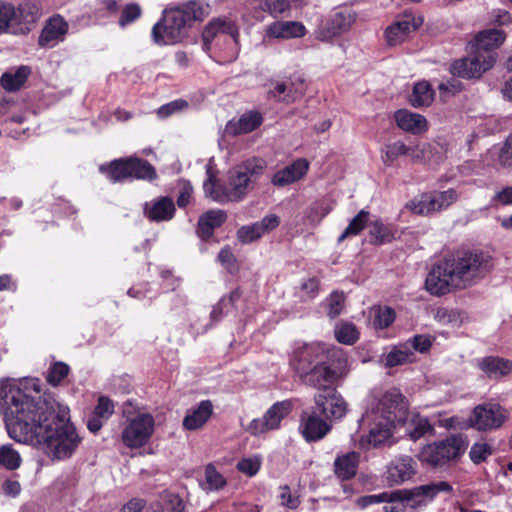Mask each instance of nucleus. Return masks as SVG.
<instances>
[{"label": "nucleus", "instance_id": "f03ea898", "mask_svg": "<svg viewBox=\"0 0 512 512\" xmlns=\"http://www.w3.org/2000/svg\"><path fill=\"white\" fill-rule=\"evenodd\" d=\"M370 410L362 417V421L370 426L369 434L361 439V445L379 448L393 444V429L406 421L408 403L396 389L385 392L381 398L370 401Z\"/></svg>", "mask_w": 512, "mask_h": 512}, {"label": "nucleus", "instance_id": "8fccbe9b", "mask_svg": "<svg viewBox=\"0 0 512 512\" xmlns=\"http://www.w3.org/2000/svg\"><path fill=\"white\" fill-rule=\"evenodd\" d=\"M69 373V366L63 362L54 363L47 372L46 380L57 386Z\"/></svg>", "mask_w": 512, "mask_h": 512}, {"label": "nucleus", "instance_id": "49530a36", "mask_svg": "<svg viewBox=\"0 0 512 512\" xmlns=\"http://www.w3.org/2000/svg\"><path fill=\"white\" fill-rule=\"evenodd\" d=\"M395 311L388 307H378L375 310L373 324L378 329H385L389 327L395 320Z\"/></svg>", "mask_w": 512, "mask_h": 512}, {"label": "nucleus", "instance_id": "58836bf2", "mask_svg": "<svg viewBox=\"0 0 512 512\" xmlns=\"http://www.w3.org/2000/svg\"><path fill=\"white\" fill-rule=\"evenodd\" d=\"M225 477L216 469V467L209 463L205 467V480L201 483L205 491L213 492L219 491L226 486Z\"/></svg>", "mask_w": 512, "mask_h": 512}, {"label": "nucleus", "instance_id": "39448f33", "mask_svg": "<svg viewBox=\"0 0 512 512\" xmlns=\"http://www.w3.org/2000/svg\"><path fill=\"white\" fill-rule=\"evenodd\" d=\"M468 447L467 437L463 434H452L446 438L423 446L418 459L428 466L439 468L458 461Z\"/></svg>", "mask_w": 512, "mask_h": 512}, {"label": "nucleus", "instance_id": "4c0bfd02", "mask_svg": "<svg viewBox=\"0 0 512 512\" xmlns=\"http://www.w3.org/2000/svg\"><path fill=\"white\" fill-rule=\"evenodd\" d=\"M434 98V92L426 81L414 85L410 102L414 107L429 106Z\"/></svg>", "mask_w": 512, "mask_h": 512}, {"label": "nucleus", "instance_id": "a211bd4d", "mask_svg": "<svg viewBox=\"0 0 512 512\" xmlns=\"http://www.w3.org/2000/svg\"><path fill=\"white\" fill-rule=\"evenodd\" d=\"M174 201L169 196H161L152 199L144 204L143 212L147 219L152 222L170 221L175 214Z\"/></svg>", "mask_w": 512, "mask_h": 512}, {"label": "nucleus", "instance_id": "0eeeda50", "mask_svg": "<svg viewBox=\"0 0 512 512\" xmlns=\"http://www.w3.org/2000/svg\"><path fill=\"white\" fill-rule=\"evenodd\" d=\"M451 485L446 481H439L411 489H400V497L404 500L409 512L426 507L440 492H450Z\"/></svg>", "mask_w": 512, "mask_h": 512}, {"label": "nucleus", "instance_id": "09e8293b", "mask_svg": "<svg viewBox=\"0 0 512 512\" xmlns=\"http://www.w3.org/2000/svg\"><path fill=\"white\" fill-rule=\"evenodd\" d=\"M261 8L271 16L277 17L290 10L291 4L289 0H262Z\"/></svg>", "mask_w": 512, "mask_h": 512}, {"label": "nucleus", "instance_id": "c9c22d12", "mask_svg": "<svg viewBox=\"0 0 512 512\" xmlns=\"http://www.w3.org/2000/svg\"><path fill=\"white\" fill-rule=\"evenodd\" d=\"M304 90V83L300 80L297 85L294 82H291L289 85L278 82L270 93L273 97L289 103L302 96Z\"/></svg>", "mask_w": 512, "mask_h": 512}, {"label": "nucleus", "instance_id": "f3484780", "mask_svg": "<svg viewBox=\"0 0 512 512\" xmlns=\"http://www.w3.org/2000/svg\"><path fill=\"white\" fill-rule=\"evenodd\" d=\"M317 411L304 412L301 415L299 431L307 442H316L323 439L331 430L326 419H322Z\"/></svg>", "mask_w": 512, "mask_h": 512}, {"label": "nucleus", "instance_id": "774afa93", "mask_svg": "<svg viewBox=\"0 0 512 512\" xmlns=\"http://www.w3.org/2000/svg\"><path fill=\"white\" fill-rule=\"evenodd\" d=\"M493 201H499L503 205L512 204V187H506L503 190L497 192L492 198Z\"/></svg>", "mask_w": 512, "mask_h": 512}, {"label": "nucleus", "instance_id": "473e14b6", "mask_svg": "<svg viewBox=\"0 0 512 512\" xmlns=\"http://www.w3.org/2000/svg\"><path fill=\"white\" fill-rule=\"evenodd\" d=\"M478 366L489 377L494 378L507 375L512 371V361L493 356L482 358Z\"/></svg>", "mask_w": 512, "mask_h": 512}, {"label": "nucleus", "instance_id": "f8f14e48", "mask_svg": "<svg viewBox=\"0 0 512 512\" xmlns=\"http://www.w3.org/2000/svg\"><path fill=\"white\" fill-rule=\"evenodd\" d=\"M329 359V350L322 344L312 343L299 347L292 359V366L303 378L317 364L323 363Z\"/></svg>", "mask_w": 512, "mask_h": 512}, {"label": "nucleus", "instance_id": "4468645a", "mask_svg": "<svg viewBox=\"0 0 512 512\" xmlns=\"http://www.w3.org/2000/svg\"><path fill=\"white\" fill-rule=\"evenodd\" d=\"M290 401L274 403L263 415L262 418L253 419L247 427V431L254 436L264 434L268 431L278 429L281 421L291 412Z\"/></svg>", "mask_w": 512, "mask_h": 512}, {"label": "nucleus", "instance_id": "37998d69", "mask_svg": "<svg viewBox=\"0 0 512 512\" xmlns=\"http://www.w3.org/2000/svg\"><path fill=\"white\" fill-rule=\"evenodd\" d=\"M369 220V212L361 210L348 224L345 230L338 238V242H342L344 239L350 236L359 234L366 226Z\"/></svg>", "mask_w": 512, "mask_h": 512}, {"label": "nucleus", "instance_id": "c85d7f7f", "mask_svg": "<svg viewBox=\"0 0 512 512\" xmlns=\"http://www.w3.org/2000/svg\"><path fill=\"white\" fill-rule=\"evenodd\" d=\"M506 34L500 29H487L475 37V48L482 53H494L493 50L503 44Z\"/></svg>", "mask_w": 512, "mask_h": 512}, {"label": "nucleus", "instance_id": "b1692460", "mask_svg": "<svg viewBox=\"0 0 512 512\" xmlns=\"http://www.w3.org/2000/svg\"><path fill=\"white\" fill-rule=\"evenodd\" d=\"M266 34L278 39L300 38L306 34V28L298 21H276L267 27Z\"/></svg>", "mask_w": 512, "mask_h": 512}, {"label": "nucleus", "instance_id": "bf43d9fd", "mask_svg": "<svg viewBox=\"0 0 512 512\" xmlns=\"http://www.w3.org/2000/svg\"><path fill=\"white\" fill-rule=\"evenodd\" d=\"M331 210L332 207L328 203L324 201L317 202L310 208L308 217L313 222L319 223L326 215L330 213Z\"/></svg>", "mask_w": 512, "mask_h": 512}, {"label": "nucleus", "instance_id": "de8ad7c7", "mask_svg": "<svg viewBox=\"0 0 512 512\" xmlns=\"http://www.w3.org/2000/svg\"><path fill=\"white\" fill-rule=\"evenodd\" d=\"M400 490L387 491V499L383 502L384 512H409L407 506L402 499V496L398 495Z\"/></svg>", "mask_w": 512, "mask_h": 512}, {"label": "nucleus", "instance_id": "cd10ccee", "mask_svg": "<svg viewBox=\"0 0 512 512\" xmlns=\"http://www.w3.org/2000/svg\"><path fill=\"white\" fill-rule=\"evenodd\" d=\"M263 122L262 115L257 111L244 113L238 120H231L227 124V131L233 135L246 134L258 128Z\"/></svg>", "mask_w": 512, "mask_h": 512}, {"label": "nucleus", "instance_id": "423d86ee", "mask_svg": "<svg viewBox=\"0 0 512 512\" xmlns=\"http://www.w3.org/2000/svg\"><path fill=\"white\" fill-rule=\"evenodd\" d=\"M39 17V8L31 1H24L18 7L0 1V34H25Z\"/></svg>", "mask_w": 512, "mask_h": 512}, {"label": "nucleus", "instance_id": "c03bdc74", "mask_svg": "<svg viewBox=\"0 0 512 512\" xmlns=\"http://www.w3.org/2000/svg\"><path fill=\"white\" fill-rule=\"evenodd\" d=\"M334 333L337 341L345 345H353L359 338L356 326L348 322L338 324Z\"/></svg>", "mask_w": 512, "mask_h": 512}, {"label": "nucleus", "instance_id": "864d4df0", "mask_svg": "<svg viewBox=\"0 0 512 512\" xmlns=\"http://www.w3.org/2000/svg\"><path fill=\"white\" fill-rule=\"evenodd\" d=\"M261 467V458L259 456H253L248 458H243L237 463V469L247 475L254 476L258 473Z\"/></svg>", "mask_w": 512, "mask_h": 512}, {"label": "nucleus", "instance_id": "0e129e2a", "mask_svg": "<svg viewBox=\"0 0 512 512\" xmlns=\"http://www.w3.org/2000/svg\"><path fill=\"white\" fill-rule=\"evenodd\" d=\"M387 492L380 494L366 495L357 499V504L361 508H366L373 504L383 503L387 499Z\"/></svg>", "mask_w": 512, "mask_h": 512}, {"label": "nucleus", "instance_id": "1a4fd4ad", "mask_svg": "<svg viewBox=\"0 0 512 512\" xmlns=\"http://www.w3.org/2000/svg\"><path fill=\"white\" fill-rule=\"evenodd\" d=\"M508 418L506 408L497 403H485L473 409L470 424L478 431H491L500 428Z\"/></svg>", "mask_w": 512, "mask_h": 512}, {"label": "nucleus", "instance_id": "9d476101", "mask_svg": "<svg viewBox=\"0 0 512 512\" xmlns=\"http://www.w3.org/2000/svg\"><path fill=\"white\" fill-rule=\"evenodd\" d=\"M154 418L148 413L138 414L129 420L122 431V441L129 448H140L151 438L154 432Z\"/></svg>", "mask_w": 512, "mask_h": 512}, {"label": "nucleus", "instance_id": "f257e3e1", "mask_svg": "<svg viewBox=\"0 0 512 512\" xmlns=\"http://www.w3.org/2000/svg\"><path fill=\"white\" fill-rule=\"evenodd\" d=\"M492 268L493 259L484 252H459L432 266L425 288L434 296L466 289L481 281Z\"/></svg>", "mask_w": 512, "mask_h": 512}, {"label": "nucleus", "instance_id": "6ab92c4d", "mask_svg": "<svg viewBox=\"0 0 512 512\" xmlns=\"http://www.w3.org/2000/svg\"><path fill=\"white\" fill-rule=\"evenodd\" d=\"M309 170V162L304 158L295 160L290 165L277 171L272 177V184L277 187L295 183L302 179Z\"/></svg>", "mask_w": 512, "mask_h": 512}, {"label": "nucleus", "instance_id": "e433bc0d", "mask_svg": "<svg viewBox=\"0 0 512 512\" xmlns=\"http://www.w3.org/2000/svg\"><path fill=\"white\" fill-rule=\"evenodd\" d=\"M130 179L154 180L157 177L155 168L144 159L129 158Z\"/></svg>", "mask_w": 512, "mask_h": 512}, {"label": "nucleus", "instance_id": "5fc2aeb1", "mask_svg": "<svg viewBox=\"0 0 512 512\" xmlns=\"http://www.w3.org/2000/svg\"><path fill=\"white\" fill-rule=\"evenodd\" d=\"M142 14L141 7L136 3L127 4L121 13V17L119 19V25L121 27H125L126 25L137 20Z\"/></svg>", "mask_w": 512, "mask_h": 512}, {"label": "nucleus", "instance_id": "f704fd0d", "mask_svg": "<svg viewBox=\"0 0 512 512\" xmlns=\"http://www.w3.org/2000/svg\"><path fill=\"white\" fill-rule=\"evenodd\" d=\"M30 74V68L20 66L15 71L5 72L0 79L2 87L9 92L16 91L25 83Z\"/></svg>", "mask_w": 512, "mask_h": 512}, {"label": "nucleus", "instance_id": "6e6d98bb", "mask_svg": "<svg viewBox=\"0 0 512 512\" xmlns=\"http://www.w3.org/2000/svg\"><path fill=\"white\" fill-rule=\"evenodd\" d=\"M188 107L187 101L183 99H177L174 101H171L165 105H162L158 111L157 114L161 118H166L176 112L183 111Z\"/></svg>", "mask_w": 512, "mask_h": 512}, {"label": "nucleus", "instance_id": "a878e982", "mask_svg": "<svg viewBox=\"0 0 512 512\" xmlns=\"http://www.w3.org/2000/svg\"><path fill=\"white\" fill-rule=\"evenodd\" d=\"M395 121L404 131L420 134L427 130V120L424 116L402 109L395 112Z\"/></svg>", "mask_w": 512, "mask_h": 512}, {"label": "nucleus", "instance_id": "2eb2a0df", "mask_svg": "<svg viewBox=\"0 0 512 512\" xmlns=\"http://www.w3.org/2000/svg\"><path fill=\"white\" fill-rule=\"evenodd\" d=\"M356 20V13L350 9L335 12L318 30L320 40L329 41L346 33Z\"/></svg>", "mask_w": 512, "mask_h": 512}, {"label": "nucleus", "instance_id": "412c9836", "mask_svg": "<svg viewBox=\"0 0 512 512\" xmlns=\"http://www.w3.org/2000/svg\"><path fill=\"white\" fill-rule=\"evenodd\" d=\"M213 409L210 400L200 401L197 406L187 410L182 423L183 427L189 431L201 429L211 418Z\"/></svg>", "mask_w": 512, "mask_h": 512}, {"label": "nucleus", "instance_id": "5701e85b", "mask_svg": "<svg viewBox=\"0 0 512 512\" xmlns=\"http://www.w3.org/2000/svg\"><path fill=\"white\" fill-rule=\"evenodd\" d=\"M422 20L416 21L410 16H406L404 19L399 20L387 27L385 36L387 43L390 46H395L402 43L408 36V34L416 30Z\"/></svg>", "mask_w": 512, "mask_h": 512}, {"label": "nucleus", "instance_id": "2f4dec72", "mask_svg": "<svg viewBox=\"0 0 512 512\" xmlns=\"http://www.w3.org/2000/svg\"><path fill=\"white\" fill-rule=\"evenodd\" d=\"M227 219V214L223 210H210L200 216L198 220V234L203 239L212 236L215 228L220 227Z\"/></svg>", "mask_w": 512, "mask_h": 512}, {"label": "nucleus", "instance_id": "c756f323", "mask_svg": "<svg viewBox=\"0 0 512 512\" xmlns=\"http://www.w3.org/2000/svg\"><path fill=\"white\" fill-rule=\"evenodd\" d=\"M360 460V454L349 452L336 457L334 461V473L341 480H349L356 475Z\"/></svg>", "mask_w": 512, "mask_h": 512}, {"label": "nucleus", "instance_id": "7ed1b4c3", "mask_svg": "<svg viewBox=\"0 0 512 512\" xmlns=\"http://www.w3.org/2000/svg\"><path fill=\"white\" fill-rule=\"evenodd\" d=\"M264 161L253 158L230 169L225 181L216 179L207 170L208 178L203 184L204 193L219 204L240 202L254 189L264 171Z\"/></svg>", "mask_w": 512, "mask_h": 512}, {"label": "nucleus", "instance_id": "13d9d810", "mask_svg": "<svg viewBox=\"0 0 512 512\" xmlns=\"http://www.w3.org/2000/svg\"><path fill=\"white\" fill-rule=\"evenodd\" d=\"M441 97H448L454 95L463 89V84L457 78H450L445 82L438 85Z\"/></svg>", "mask_w": 512, "mask_h": 512}, {"label": "nucleus", "instance_id": "20e7f679", "mask_svg": "<svg viewBox=\"0 0 512 512\" xmlns=\"http://www.w3.org/2000/svg\"><path fill=\"white\" fill-rule=\"evenodd\" d=\"M208 14V5L193 0L181 5H170L162 12L161 19L151 31L153 41L158 45H171L180 42L186 30L195 21H201Z\"/></svg>", "mask_w": 512, "mask_h": 512}, {"label": "nucleus", "instance_id": "aec40b11", "mask_svg": "<svg viewBox=\"0 0 512 512\" xmlns=\"http://www.w3.org/2000/svg\"><path fill=\"white\" fill-rule=\"evenodd\" d=\"M339 377L338 372L331 368L328 360L317 364L308 374L301 378L307 385L316 387L320 390L332 388L333 384Z\"/></svg>", "mask_w": 512, "mask_h": 512}, {"label": "nucleus", "instance_id": "603ef678", "mask_svg": "<svg viewBox=\"0 0 512 512\" xmlns=\"http://www.w3.org/2000/svg\"><path fill=\"white\" fill-rule=\"evenodd\" d=\"M493 452L492 447L484 442L474 443L470 449L469 457L475 464L485 461Z\"/></svg>", "mask_w": 512, "mask_h": 512}, {"label": "nucleus", "instance_id": "dca6fc26", "mask_svg": "<svg viewBox=\"0 0 512 512\" xmlns=\"http://www.w3.org/2000/svg\"><path fill=\"white\" fill-rule=\"evenodd\" d=\"M280 224V218L275 214H269L260 221L250 225H244L237 230V239L242 244H249L259 240L263 235L276 229Z\"/></svg>", "mask_w": 512, "mask_h": 512}, {"label": "nucleus", "instance_id": "6e6552de", "mask_svg": "<svg viewBox=\"0 0 512 512\" xmlns=\"http://www.w3.org/2000/svg\"><path fill=\"white\" fill-rule=\"evenodd\" d=\"M496 61L495 53H482L475 49L472 56L454 61L450 71L454 76L473 79L479 78L491 69Z\"/></svg>", "mask_w": 512, "mask_h": 512}, {"label": "nucleus", "instance_id": "a18cd8bd", "mask_svg": "<svg viewBox=\"0 0 512 512\" xmlns=\"http://www.w3.org/2000/svg\"><path fill=\"white\" fill-rule=\"evenodd\" d=\"M22 462L18 451L13 449L11 444L0 446V465L8 470H16Z\"/></svg>", "mask_w": 512, "mask_h": 512}, {"label": "nucleus", "instance_id": "e2e57ef3", "mask_svg": "<svg viewBox=\"0 0 512 512\" xmlns=\"http://www.w3.org/2000/svg\"><path fill=\"white\" fill-rule=\"evenodd\" d=\"M165 505L167 512H186V505L183 499L176 494H168Z\"/></svg>", "mask_w": 512, "mask_h": 512}, {"label": "nucleus", "instance_id": "052dcab7", "mask_svg": "<svg viewBox=\"0 0 512 512\" xmlns=\"http://www.w3.org/2000/svg\"><path fill=\"white\" fill-rule=\"evenodd\" d=\"M370 234L378 243H384L390 240V232L388 228L380 221L371 223Z\"/></svg>", "mask_w": 512, "mask_h": 512}, {"label": "nucleus", "instance_id": "680f3d73", "mask_svg": "<svg viewBox=\"0 0 512 512\" xmlns=\"http://www.w3.org/2000/svg\"><path fill=\"white\" fill-rule=\"evenodd\" d=\"M279 499L281 505L290 509H295L300 504L299 497L292 495L288 486H283L280 488Z\"/></svg>", "mask_w": 512, "mask_h": 512}, {"label": "nucleus", "instance_id": "338daca9", "mask_svg": "<svg viewBox=\"0 0 512 512\" xmlns=\"http://www.w3.org/2000/svg\"><path fill=\"white\" fill-rule=\"evenodd\" d=\"M432 429V426L427 420H420L417 426L410 432V437L413 440H417L424 436L426 433L432 431Z\"/></svg>", "mask_w": 512, "mask_h": 512}, {"label": "nucleus", "instance_id": "a19ab883", "mask_svg": "<svg viewBox=\"0 0 512 512\" xmlns=\"http://www.w3.org/2000/svg\"><path fill=\"white\" fill-rule=\"evenodd\" d=\"M412 147L405 145L401 141L386 145L382 149V161L385 165L391 166L400 156L410 154Z\"/></svg>", "mask_w": 512, "mask_h": 512}, {"label": "nucleus", "instance_id": "9b49d317", "mask_svg": "<svg viewBox=\"0 0 512 512\" xmlns=\"http://www.w3.org/2000/svg\"><path fill=\"white\" fill-rule=\"evenodd\" d=\"M315 408L327 421L341 420L348 411V404L336 388H325L314 396Z\"/></svg>", "mask_w": 512, "mask_h": 512}, {"label": "nucleus", "instance_id": "4be33fe9", "mask_svg": "<svg viewBox=\"0 0 512 512\" xmlns=\"http://www.w3.org/2000/svg\"><path fill=\"white\" fill-rule=\"evenodd\" d=\"M219 34H228L235 41L239 35L238 28L232 20L226 17L215 18L206 25L202 33L204 47L209 49V45Z\"/></svg>", "mask_w": 512, "mask_h": 512}, {"label": "nucleus", "instance_id": "72a5a7b5", "mask_svg": "<svg viewBox=\"0 0 512 512\" xmlns=\"http://www.w3.org/2000/svg\"><path fill=\"white\" fill-rule=\"evenodd\" d=\"M100 171L114 183L130 179L129 158L118 159L108 165H101Z\"/></svg>", "mask_w": 512, "mask_h": 512}, {"label": "nucleus", "instance_id": "bb28decb", "mask_svg": "<svg viewBox=\"0 0 512 512\" xmlns=\"http://www.w3.org/2000/svg\"><path fill=\"white\" fill-rule=\"evenodd\" d=\"M67 32V23L63 18L57 16L52 17L47 22L39 37L41 46L52 47L58 41L62 40Z\"/></svg>", "mask_w": 512, "mask_h": 512}, {"label": "nucleus", "instance_id": "69168bd1", "mask_svg": "<svg viewBox=\"0 0 512 512\" xmlns=\"http://www.w3.org/2000/svg\"><path fill=\"white\" fill-rule=\"evenodd\" d=\"M301 290L305 293L307 299H313L319 290V280L317 278H309L301 285Z\"/></svg>", "mask_w": 512, "mask_h": 512}, {"label": "nucleus", "instance_id": "3c124183", "mask_svg": "<svg viewBox=\"0 0 512 512\" xmlns=\"http://www.w3.org/2000/svg\"><path fill=\"white\" fill-rule=\"evenodd\" d=\"M345 296L342 292L334 291L327 299L328 316L333 319L339 316L343 310Z\"/></svg>", "mask_w": 512, "mask_h": 512}, {"label": "nucleus", "instance_id": "7c9ffc66", "mask_svg": "<svg viewBox=\"0 0 512 512\" xmlns=\"http://www.w3.org/2000/svg\"><path fill=\"white\" fill-rule=\"evenodd\" d=\"M415 474L413 460L404 457L391 463L387 470V479L394 484H400L409 480Z\"/></svg>", "mask_w": 512, "mask_h": 512}, {"label": "nucleus", "instance_id": "79ce46f5", "mask_svg": "<svg viewBox=\"0 0 512 512\" xmlns=\"http://www.w3.org/2000/svg\"><path fill=\"white\" fill-rule=\"evenodd\" d=\"M239 298L240 292L238 290L232 291L228 297L221 298L210 313L211 321H218L224 314H228L232 310L234 303L239 300Z\"/></svg>", "mask_w": 512, "mask_h": 512}, {"label": "nucleus", "instance_id": "393cba45", "mask_svg": "<svg viewBox=\"0 0 512 512\" xmlns=\"http://www.w3.org/2000/svg\"><path fill=\"white\" fill-rule=\"evenodd\" d=\"M113 413L114 404L112 400L106 396L99 397L98 403L87 421V428L90 432L97 433Z\"/></svg>", "mask_w": 512, "mask_h": 512}, {"label": "nucleus", "instance_id": "ea45409f", "mask_svg": "<svg viewBox=\"0 0 512 512\" xmlns=\"http://www.w3.org/2000/svg\"><path fill=\"white\" fill-rule=\"evenodd\" d=\"M413 353L405 343L395 346L386 354L384 363L386 367H395L411 361Z\"/></svg>", "mask_w": 512, "mask_h": 512}, {"label": "nucleus", "instance_id": "4d7b16f0", "mask_svg": "<svg viewBox=\"0 0 512 512\" xmlns=\"http://www.w3.org/2000/svg\"><path fill=\"white\" fill-rule=\"evenodd\" d=\"M405 345H408L409 350L418 351L424 353L431 348L432 342L428 336L416 335L413 338L407 340Z\"/></svg>", "mask_w": 512, "mask_h": 512}, {"label": "nucleus", "instance_id": "ddd939ff", "mask_svg": "<svg viewBox=\"0 0 512 512\" xmlns=\"http://www.w3.org/2000/svg\"><path fill=\"white\" fill-rule=\"evenodd\" d=\"M458 198L455 190L432 191L422 194L411 202V209L418 215H430L453 204Z\"/></svg>", "mask_w": 512, "mask_h": 512}]
</instances>
